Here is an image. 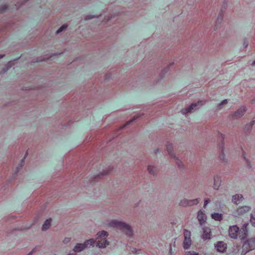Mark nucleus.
<instances>
[{
    "label": "nucleus",
    "instance_id": "obj_1",
    "mask_svg": "<svg viewBox=\"0 0 255 255\" xmlns=\"http://www.w3.org/2000/svg\"><path fill=\"white\" fill-rule=\"evenodd\" d=\"M97 236L96 241L91 239L87 240L84 244H77L74 248V252H80L86 248L94 247L95 245L100 248H105L108 245V242L106 240V238L108 236V233L102 231L97 233Z\"/></svg>",
    "mask_w": 255,
    "mask_h": 255
},
{
    "label": "nucleus",
    "instance_id": "obj_2",
    "mask_svg": "<svg viewBox=\"0 0 255 255\" xmlns=\"http://www.w3.org/2000/svg\"><path fill=\"white\" fill-rule=\"evenodd\" d=\"M249 226V224H244L240 231L236 225L231 226L229 230L230 237L234 239H237L239 237L241 240L245 239L248 234L247 229Z\"/></svg>",
    "mask_w": 255,
    "mask_h": 255
},
{
    "label": "nucleus",
    "instance_id": "obj_3",
    "mask_svg": "<svg viewBox=\"0 0 255 255\" xmlns=\"http://www.w3.org/2000/svg\"><path fill=\"white\" fill-rule=\"evenodd\" d=\"M110 226L124 232L128 236H130L132 234L131 228L125 223L113 220L110 223Z\"/></svg>",
    "mask_w": 255,
    "mask_h": 255
},
{
    "label": "nucleus",
    "instance_id": "obj_4",
    "mask_svg": "<svg viewBox=\"0 0 255 255\" xmlns=\"http://www.w3.org/2000/svg\"><path fill=\"white\" fill-rule=\"evenodd\" d=\"M255 249V238L249 239L244 243L243 245V251L242 254L245 255L250 251Z\"/></svg>",
    "mask_w": 255,
    "mask_h": 255
},
{
    "label": "nucleus",
    "instance_id": "obj_5",
    "mask_svg": "<svg viewBox=\"0 0 255 255\" xmlns=\"http://www.w3.org/2000/svg\"><path fill=\"white\" fill-rule=\"evenodd\" d=\"M184 236L183 247L185 249H188L190 248L191 244V232L187 230H185Z\"/></svg>",
    "mask_w": 255,
    "mask_h": 255
},
{
    "label": "nucleus",
    "instance_id": "obj_6",
    "mask_svg": "<svg viewBox=\"0 0 255 255\" xmlns=\"http://www.w3.org/2000/svg\"><path fill=\"white\" fill-rule=\"evenodd\" d=\"M251 208L249 206H245L239 208L237 210L233 213V215L236 217L244 216L246 213L250 211Z\"/></svg>",
    "mask_w": 255,
    "mask_h": 255
},
{
    "label": "nucleus",
    "instance_id": "obj_7",
    "mask_svg": "<svg viewBox=\"0 0 255 255\" xmlns=\"http://www.w3.org/2000/svg\"><path fill=\"white\" fill-rule=\"evenodd\" d=\"M203 101H199L197 103L192 104L191 106L187 109H182L181 112L183 114H186L188 113H190L193 111V110H196V107H197L199 105H203Z\"/></svg>",
    "mask_w": 255,
    "mask_h": 255
},
{
    "label": "nucleus",
    "instance_id": "obj_8",
    "mask_svg": "<svg viewBox=\"0 0 255 255\" xmlns=\"http://www.w3.org/2000/svg\"><path fill=\"white\" fill-rule=\"evenodd\" d=\"M200 199H195L193 200H183L181 201L180 204L182 206H192L193 205H197L199 203Z\"/></svg>",
    "mask_w": 255,
    "mask_h": 255
},
{
    "label": "nucleus",
    "instance_id": "obj_9",
    "mask_svg": "<svg viewBox=\"0 0 255 255\" xmlns=\"http://www.w3.org/2000/svg\"><path fill=\"white\" fill-rule=\"evenodd\" d=\"M215 247L216 248L218 252H224L227 249V245L223 242H218Z\"/></svg>",
    "mask_w": 255,
    "mask_h": 255
},
{
    "label": "nucleus",
    "instance_id": "obj_10",
    "mask_svg": "<svg viewBox=\"0 0 255 255\" xmlns=\"http://www.w3.org/2000/svg\"><path fill=\"white\" fill-rule=\"evenodd\" d=\"M198 219L201 225H202L206 220V216L202 211L200 210L198 213Z\"/></svg>",
    "mask_w": 255,
    "mask_h": 255
},
{
    "label": "nucleus",
    "instance_id": "obj_11",
    "mask_svg": "<svg viewBox=\"0 0 255 255\" xmlns=\"http://www.w3.org/2000/svg\"><path fill=\"white\" fill-rule=\"evenodd\" d=\"M246 111V107H242L240 109H239L236 112H235V113L234 115V116L236 118L241 117L244 115Z\"/></svg>",
    "mask_w": 255,
    "mask_h": 255
},
{
    "label": "nucleus",
    "instance_id": "obj_12",
    "mask_svg": "<svg viewBox=\"0 0 255 255\" xmlns=\"http://www.w3.org/2000/svg\"><path fill=\"white\" fill-rule=\"evenodd\" d=\"M243 199V197L242 195L236 194L233 196V202L236 204L238 205Z\"/></svg>",
    "mask_w": 255,
    "mask_h": 255
},
{
    "label": "nucleus",
    "instance_id": "obj_13",
    "mask_svg": "<svg viewBox=\"0 0 255 255\" xmlns=\"http://www.w3.org/2000/svg\"><path fill=\"white\" fill-rule=\"evenodd\" d=\"M203 230V238L204 240L210 239L211 236V230L209 228H204Z\"/></svg>",
    "mask_w": 255,
    "mask_h": 255
},
{
    "label": "nucleus",
    "instance_id": "obj_14",
    "mask_svg": "<svg viewBox=\"0 0 255 255\" xmlns=\"http://www.w3.org/2000/svg\"><path fill=\"white\" fill-rule=\"evenodd\" d=\"M51 222V219L50 218V219H47L42 225V230H46L47 229H48L50 226Z\"/></svg>",
    "mask_w": 255,
    "mask_h": 255
},
{
    "label": "nucleus",
    "instance_id": "obj_15",
    "mask_svg": "<svg viewBox=\"0 0 255 255\" xmlns=\"http://www.w3.org/2000/svg\"><path fill=\"white\" fill-rule=\"evenodd\" d=\"M213 219L216 221H221L222 219V214L219 213H214L212 214Z\"/></svg>",
    "mask_w": 255,
    "mask_h": 255
},
{
    "label": "nucleus",
    "instance_id": "obj_16",
    "mask_svg": "<svg viewBox=\"0 0 255 255\" xmlns=\"http://www.w3.org/2000/svg\"><path fill=\"white\" fill-rule=\"evenodd\" d=\"M167 150L171 157H174V154L173 152V147L171 144H168L166 145Z\"/></svg>",
    "mask_w": 255,
    "mask_h": 255
},
{
    "label": "nucleus",
    "instance_id": "obj_17",
    "mask_svg": "<svg viewBox=\"0 0 255 255\" xmlns=\"http://www.w3.org/2000/svg\"><path fill=\"white\" fill-rule=\"evenodd\" d=\"M27 155V152H26V153H25V156L24 157L23 159H22L20 161V162L19 164L18 165V166L17 167V171L20 170L22 167V166H23L24 163V159L26 158Z\"/></svg>",
    "mask_w": 255,
    "mask_h": 255
},
{
    "label": "nucleus",
    "instance_id": "obj_18",
    "mask_svg": "<svg viewBox=\"0 0 255 255\" xmlns=\"http://www.w3.org/2000/svg\"><path fill=\"white\" fill-rule=\"evenodd\" d=\"M154 169V166H151V165L148 166V170L149 173H150L151 174L154 175L155 174Z\"/></svg>",
    "mask_w": 255,
    "mask_h": 255
},
{
    "label": "nucleus",
    "instance_id": "obj_19",
    "mask_svg": "<svg viewBox=\"0 0 255 255\" xmlns=\"http://www.w3.org/2000/svg\"><path fill=\"white\" fill-rule=\"evenodd\" d=\"M220 184V181H216V180H215V182L214 184L213 188L216 190L218 189Z\"/></svg>",
    "mask_w": 255,
    "mask_h": 255
},
{
    "label": "nucleus",
    "instance_id": "obj_20",
    "mask_svg": "<svg viewBox=\"0 0 255 255\" xmlns=\"http://www.w3.org/2000/svg\"><path fill=\"white\" fill-rule=\"evenodd\" d=\"M67 25H63L60 27V28L57 30L56 33H59L60 32H62L64 29H66L67 28Z\"/></svg>",
    "mask_w": 255,
    "mask_h": 255
},
{
    "label": "nucleus",
    "instance_id": "obj_21",
    "mask_svg": "<svg viewBox=\"0 0 255 255\" xmlns=\"http://www.w3.org/2000/svg\"><path fill=\"white\" fill-rule=\"evenodd\" d=\"M185 255H199V254L194 251L187 252Z\"/></svg>",
    "mask_w": 255,
    "mask_h": 255
},
{
    "label": "nucleus",
    "instance_id": "obj_22",
    "mask_svg": "<svg viewBox=\"0 0 255 255\" xmlns=\"http://www.w3.org/2000/svg\"><path fill=\"white\" fill-rule=\"evenodd\" d=\"M223 14L222 13H220L218 16L217 21L219 23L221 22L223 20Z\"/></svg>",
    "mask_w": 255,
    "mask_h": 255
},
{
    "label": "nucleus",
    "instance_id": "obj_23",
    "mask_svg": "<svg viewBox=\"0 0 255 255\" xmlns=\"http://www.w3.org/2000/svg\"><path fill=\"white\" fill-rule=\"evenodd\" d=\"M138 117L136 116H135L134 117V118H133V119L132 120H130L129 121H128L127 124L126 125L124 126V127H125L126 126L129 125L131 123H132L133 121L135 120L136 119H137L138 118Z\"/></svg>",
    "mask_w": 255,
    "mask_h": 255
},
{
    "label": "nucleus",
    "instance_id": "obj_24",
    "mask_svg": "<svg viewBox=\"0 0 255 255\" xmlns=\"http://www.w3.org/2000/svg\"><path fill=\"white\" fill-rule=\"evenodd\" d=\"M8 8V6L6 5H3L0 7V9L1 11L6 10Z\"/></svg>",
    "mask_w": 255,
    "mask_h": 255
},
{
    "label": "nucleus",
    "instance_id": "obj_25",
    "mask_svg": "<svg viewBox=\"0 0 255 255\" xmlns=\"http://www.w3.org/2000/svg\"><path fill=\"white\" fill-rule=\"evenodd\" d=\"M227 100H224L222 102V103L220 104L219 105H218V108L219 109H221V106L222 105H224V104H227Z\"/></svg>",
    "mask_w": 255,
    "mask_h": 255
},
{
    "label": "nucleus",
    "instance_id": "obj_26",
    "mask_svg": "<svg viewBox=\"0 0 255 255\" xmlns=\"http://www.w3.org/2000/svg\"><path fill=\"white\" fill-rule=\"evenodd\" d=\"M71 240V238H65L63 241L64 243H68Z\"/></svg>",
    "mask_w": 255,
    "mask_h": 255
},
{
    "label": "nucleus",
    "instance_id": "obj_27",
    "mask_svg": "<svg viewBox=\"0 0 255 255\" xmlns=\"http://www.w3.org/2000/svg\"><path fill=\"white\" fill-rule=\"evenodd\" d=\"M139 252H140V250H136L135 249H134L132 251V252L133 253V254H138L139 253Z\"/></svg>",
    "mask_w": 255,
    "mask_h": 255
},
{
    "label": "nucleus",
    "instance_id": "obj_28",
    "mask_svg": "<svg viewBox=\"0 0 255 255\" xmlns=\"http://www.w3.org/2000/svg\"><path fill=\"white\" fill-rule=\"evenodd\" d=\"M209 199H206L205 200L204 206H206L209 202Z\"/></svg>",
    "mask_w": 255,
    "mask_h": 255
},
{
    "label": "nucleus",
    "instance_id": "obj_29",
    "mask_svg": "<svg viewBox=\"0 0 255 255\" xmlns=\"http://www.w3.org/2000/svg\"><path fill=\"white\" fill-rule=\"evenodd\" d=\"M254 124H255V120H253L251 123L250 127H252Z\"/></svg>",
    "mask_w": 255,
    "mask_h": 255
},
{
    "label": "nucleus",
    "instance_id": "obj_30",
    "mask_svg": "<svg viewBox=\"0 0 255 255\" xmlns=\"http://www.w3.org/2000/svg\"><path fill=\"white\" fill-rule=\"evenodd\" d=\"M220 135L221 139H223L224 138L223 135L222 133H220Z\"/></svg>",
    "mask_w": 255,
    "mask_h": 255
},
{
    "label": "nucleus",
    "instance_id": "obj_31",
    "mask_svg": "<svg viewBox=\"0 0 255 255\" xmlns=\"http://www.w3.org/2000/svg\"><path fill=\"white\" fill-rule=\"evenodd\" d=\"M252 103H255V99L252 100Z\"/></svg>",
    "mask_w": 255,
    "mask_h": 255
},
{
    "label": "nucleus",
    "instance_id": "obj_32",
    "mask_svg": "<svg viewBox=\"0 0 255 255\" xmlns=\"http://www.w3.org/2000/svg\"><path fill=\"white\" fill-rule=\"evenodd\" d=\"M88 17H89L88 18H87V19H91L93 17V16H90L89 17V16H88Z\"/></svg>",
    "mask_w": 255,
    "mask_h": 255
},
{
    "label": "nucleus",
    "instance_id": "obj_33",
    "mask_svg": "<svg viewBox=\"0 0 255 255\" xmlns=\"http://www.w3.org/2000/svg\"><path fill=\"white\" fill-rule=\"evenodd\" d=\"M252 65H255V61H254L253 62Z\"/></svg>",
    "mask_w": 255,
    "mask_h": 255
},
{
    "label": "nucleus",
    "instance_id": "obj_34",
    "mask_svg": "<svg viewBox=\"0 0 255 255\" xmlns=\"http://www.w3.org/2000/svg\"><path fill=\"white\" fill-rule=\"evenodd\" d=\"M3 56L4 55H0V58L3 57Z\"/></svg>",
    "mask_w": 255,
    "mask_h": 255
},
{
    "label": "nucleus",
    "instance_id": "obj_35",
    "mask_svg": "<svg viewBox=\"0 0 255 255\" xmlns=\"http://www.w3.org/2000/svg\"><path fill=\"white\" fill-rule=\"evenodd\" d=\"M31 254H32V253H30L28 255H31Z\"/></svg>",
    "mask_w": 255,
    "mask_h": 255
},
{
    "label": "nucleus",
    "instance_id": "obj_36",
    "mask_svg": "<svg viewBox=\"0 0 255 255\" xmlns=\"http://www.w3.org/2000/svg\"><path fill=\"white\" fill-rule=\"evenodd\" d=\"M254 213H255V210L254 211Z\"/></svg>",
    "mask_w": 255,
    "mask_h": 255
}]
</instances>
